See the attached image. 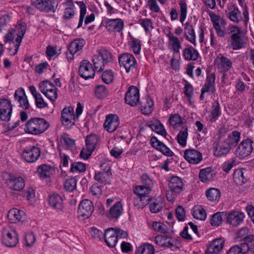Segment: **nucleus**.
<instances>
[{"label":"nucleus","instance_id":"obj_57","mask_svg":"<svg viewBox=\"0 0 254 254\" xmlns=\"http://www.w3.org/2000/svg\"><path fill=\"white\" fill-rule=\"evenodd\" d=\"M76 3L77 4V5L79 6L80 8V17L77 26V28H79L82 25L83 21L86 14V6L85 4L81 1H76Z\"/></svg>","mask_w":254,"mask_h":254},{"label":"nucleus","instance_id":"obj_25","mask_svg":"<svg viewBox=\"0 0 254 254\" xmlns=\"http://www.w3.org/2000/svg\"><path fill=\"white\" fill-rule=\"evenodd\" d=\"M119 125V120L116 115H109L106 117L104 124L105 129L109 132L115 131Z\"/></svg>","mask_w":254,"mask_h":254},{"label":"nucleus","instance_id":"obj_55","mask_svg":"<svg viewBox=\"0 0 254 254\" xmlns=\"http://www.w3.org/2000/svg\"><path fill=\"white\" fill-rule=\"evenodd\" d=\"M149 127L153 131L162 136H165L167 134L163 126L159 121H156L150 124Z\"/></svg>","mask_w":254,"mask_h":254},{"label":"nucleus","instance_id":"obj_3","mask_svg":"<svg viewBox=\"0 0 254 254\" xmlns=\"http://www.w3.org/2000/svg\"><path fill=\"white\" fill-rule=\"evenodd\" d=\"M27 29V25L25 22L18 23L12 28L9 30L8 33L4 36V42L5 43L10 42L11 43H17V39L19 36L21 37L22 40Z\"/></svg>","mask_w":254,"mask_h":254},{"label":"nucleus","instance_id":"obj_2","mask_svg":"<svg viewBox=\"0 0 254 254\" xmlns=\"http://www.w3.org/2000/svg\"><path fill=\"white\" fill-rule=\"evenodd\" d=\"M128 234L126 231L121 229H107L104 233V238L107 245L111 248L116 246L118 239L125 238Z\"/></svg>","mask_w":254,"mask_h":254},{"label":"nucleus","instance_id":"obj_38","mask_svg":"<svg viewBox=\"0 0 254 254\" xmlns=\"http://www.w3.org/2000/svg\"><path fill=\"white\" fill-rule=\"evenodd\" d=\"M215 76L214 74H209L206 77V82L201 89L210 94L215 91Z\"/></svg>","mask_w":254,"mask_h":254},{"label":"nucleus","instance_id":"obj_52","mask_svg":"<svg viewBox=\"0 0 254 254\" xmlns=\"http://www.w3.org/2000/svg\"><path fill=\"white\" fill-rule=\"evenodd\" d=\"M96 55L100 57L106 64L110 63L113 61L112 53L107 50H99L98 51Z\"/></svg>","mask_w":254,"mask_h":254},{"label":"nucleus","instance_id":"obj_19","mask_svg":"<svg viewBox=\"0 0 254 254\" xmlns=\"http://www.w3.org/2000/svg\"><path fill=\"white\" fill-rule=\"evenodd\" d=\"M167 36L168 38L167 46L169 50L173 52V55L179 54L182 49V43L179 38L171 32L167 34Z\"/></svg>","mask_w":254,"mask_h":254},{"label":"nucleus","instance_id":"obj_51","mask_svg":"<svg viewBox=\"0 0 254 254\" xmlns=\"http://www.w3.org/2000/svg\"><path fill=\"white\" fill-rule=\"evenodd\" d=\"M233 179L235 183L238 185H242L247 181V178L244 176L242 169H237L234 172Z\"/></svg>","mask_w":254,"mask_h":254},{"label":"nucleus","instance_id":"obj_59","mask_svg":"<svg viewBox=\"0 0 254 254\" xmlns=\"http://www.w3.org/2000/svg\"><path fill=\"white\" fill-rule=\"evenodd\" d=\"M139 24L143 27L146 33H148L154 28L152 21L149 18L141 19Z\"/></svg>","mask_w":254,"mask_h":254},{"label":"nucleus","instance_id":"obj_24","mask_svg":"<svg viewBox=\"0 0 254 254\" xmlns=\"http://www.w3.org/2000/svg\"><path fill=\"white\" fill-rule=\"evenodd\" d=\"M168 186L171 192L179 194L183 191L184 184L181 178L177 176H173L170 180Z\"/></svg>","mask_w":254,"mask_h":254},{"label":"nucleus","instance_id":"obj_15","mask_svg":"<svg viewBox=\"0 0 254 254\" xmlns=\"http://www.w3.org/2000/svg\"><path fill=\"white\" fill-rule=\"evenodd\" d=\"M125 102L129 105L134 107L139 101V90L134 86L128 87L125 96Z\"/></svg>","mask_w":254,"mask_h":254},{"label":"nucleus","instance_id":"obj_64","mask_svg":"<svg viewBox=\"0 0 254 254\" xmlns=\"http://www.w3.org/2000/svg\"><path fill=\"white\" fill-rule=\"evenodd\" d=\"M245 242L246 244L245 247L247 248L246 250L248 252L250 251L254 254V235H249L245 238Z\"/></svg>","mask_w":254,"mask_h":254},{"label":"nucleus","instance_id":"obj_31","mask_svg":"<svg viewBox=\"0 0 254 254\" xmlns=\"http://www.w3.org/2000/svg\"><path fill=\"white\" fill-rule=\"evenodd\" d=\"M14 99L19 104V107L24 109H27L29 104L23 89L19 88L16 90L14 95Z\"/></svg>","mask_w":254,"mask_h":254},{"label":"nucleus","instance_id":"obj_4","mask_svg":"<svg viewBox=\"0 0 254 254\" xmlns=\"http://www.w3.org/2000/svg\"><path fill=\"white\" fill-rule=\"evenodd\" d=\"M230 33L231 34L230 47L234 50L243 48L246 42L242 30L237 26H232Z\"/></svg>","mask_w":254,"mask_h":254},{"label":"nucleus","instance_id":"obj_61","mask_svg":"<svg viewBox=\"0 0 254 254\" xmlns=\"http://www.w3.org/2000/svg\"><path fill=\"white\" fill-rule=\"evenodd\" d=\"M77 181L74 178H71L66 180L64 186L65 190L69 191H72L76 187Z\"/></svg>","mask_w":254,"mask_h":254},{"label":"nucleus","instance_id":"obj_5","mask_svg":"<svg viewBox=\"0 0 254 254\" xmlns=\"http://www.w3.org/2000/svg\"><path fill=\"white\" fill-rule=\"evenodd\" d=\"M41 155L40 148L37 145H29L24 148L21 153L22 159L28 163L36 162Z\"/></svg>","mask_w":254,"mask_h":254},{"label":"nucleus","instance_id":"obj_28","mask_svg":"<svg viewBox=\"0 0 254 254\" xmlns=\"http://www.w3.org/2000/svg\"><path fill=\"white\" fill-rule=\"evenodd\" d=\"M48 203L51 208L57 211H62L64 207L63 198L57 193L49 196Z\"/></svg>","mask_w":254,"mask_h":254},{"label":"nucleus","instance_id":"obj_46","mask_svg":"<svg viewBox=\"0 0 254 254\" xmlns=\"http://www.w3.org/2000/svg\"><path fill=\"white\" fill-rule=\"evenodd\" d=\"M188 128L187 127H183L177 136L178 143L182 147L187 145V140L188 136Z\"/></svg>","mask_w":254,"mask_h":254},{"label":"nucleus","instance_id":"obj_53","mask_svg":"<svg viewBox=\"0 0 254 254\" xmlns=\"http://www.w3.org/2000/svg\"><path fill=\"white\" fill-rule=\"evenodd\" d=\"M245 245H246V243L242 244L241 247L237 245L233 246L228 250L227 254H245L248 252V251L246 250L247 248Z\"/></svg>","mask_w":254,"mask_h":254},{"label":"nucleus","instance_id":"obj_36","mask_svg":"<svg viewBox=\"0 0 254 254\" xmlns=\"http://www.w3.org/2000/svg\"><path fill=\"white\" fill-rule=\"evenodd\" d=\"M152 145L158 150H159L162 153L168 156H171L173 152L163 143L158 140L156 137H152L151 138Z\"/></svg>","mask_w":254,"mask_h":254},{"label":"nucleus","instance_id":"obj_8","mask_svg":"<svg viewBox=\"0 0 254 254\" xmlns=\"http://www.w3.org/2000/svg\"><path fill=\"white\" fill-rule=\"evenodd\" d=\"M98 141V136L95 134H91L86 137V146L84 147L80 154L81 157L87 159L95 150Z\"/></svg>","mask_w":254,"mask_h":254},{"label":"nucleus","instance_id":"obj_45","mask_svg":"<svg viewBox=\"0 0 254 254\" xmlns=\"http://www.w3.org/2000/svg\"><path fill=\"white\" fill-rule=\"evenodd\" d=\"M205 194L207 198L211 201H218L221 196L220 190L214 188L207 190Z\"/></svg>","mask_w":254,"mask_h":254},{"label":"nucleus","instance_id":"obj_6","mask_svg":"<svg viewBox=\"0 0 254 254\" xmlns=\"http://www.w3.org/2000/svg\"><path fill=\"white\" fill-rule=\"evenodd\" d=\"M2 242L7 247H15L18 242V236L15 230L9 226L2 228Z\"/></svg>","mask_w":254,"mask_h":254},{"label":"nucleus","instance_id":"obj_63","mask_svg":"<svg viewBox=\"0 0 254 254\" xmlns=\"http://www.w3.org/2000/svg\"><path fill=\"white\" fill-rule=\"evenodd\" d=\"M101 77L105 83L110 84L113 81L114 75L112 70H107L103 72Z\"/></svg>","mask_w":254,"mask_h":254},{"label":"nucleus","instance_id":"obj_12","mask_svg":"<svg viewBox=\"0 0 254 254\" xmlns=\"http://www.w3.org/2000/svg\"><path fill=\"white\" fill-rule=\"evenodd\" d=\"M214 64L218 71L224 74L229 70L233 65L232 61L222 54H219L217 56L215 59Z\"/></svg>","mask_w":254,"mask_h":254},{"label":"nucleus","instance_id":"obj_21","mask_svg":"<svg viewBox=\"0 0 254 254\" xmlns=\"http://www.w3.org/2000/svg\"><path fill=\"white\" fill-rule=\"evenodd\" d=\"M31 4L39 10L45 12H54L55 7L51 0H31Z\"/></svg>","mask_w":254,"mask_h":254},{"label":"nucleus","instance_id":"obj_40","mask_svg":"<svg viewBox=\"0 0 254 254\" xmlns=\"http://www.w3.org/2000/svg\"><path fill=\"white\" fill-rule=\"evenodd\" d=\"M215 176V173L210 168L201 169L199 173L200 180L203 182L212 181Z\"/></svg>","mask_w":254,"mask_h":254},{"label":"nucleus","instance_id":"obj_47","mask_svg":"<svg viewBox=\"0 0 254 254\" xmlns=\"http://www.w3.org/2000/svg\"><path fill=\"white\" fill-rule=\"evenodd\" d=\"M227 214L225 212H218L212 216L210 224L212 226L218 227L223 222V218L226 216Z\"/></svg>","mask_w":254,"mask_h":254},{"label":"nucleus","instance_id":"obj_10","mask_svg":"<svg viewBox=\"0 0 254 254\" xmlns=\"http://www.w3.org/2000/svg\"><path fill=\"white\" fill-rule=\"evenodd\" d=\"M2 177L5 184L11 190L19 191L25 186V181L22 177H15L7 173L4 174Z\"/></svg>","mask_w":254,"mask_h":254},{"label":"nucleus","instance_id":"obj_44","mask_svg":"<svg viewBox=\"0 0 254 254\" xmlns=\"http://www.w3.org/2000/svg\"><path fill=\"white\" fill-rule=\"evenodd\" d=\"M169 122L170 125H171L174 128H182V127H184L182 118L178 114L171 115L169 118Z\"/></svg>","mask_w":254,"mask_h":254},{"label":"nucleus","instance_id":"obj_11","mask_svg":"<svg viewBox=\"0 0 254 254\" xmlns=\"http://www.w3.org/2000/svg\"><path fill=\"white\" fill-rule=\"evenodd\" d=\"M254 150V142L250 138L243 140L236 149V155L240 158L250 155Z\"/></svg>","mask_w":254,"mask_h":254},{"label":"nucleus","instance_id":"obj_43","mask_svg":"<svg viewBox=\"0 0 254 254\" xmlns=\"http://www.w3.org/2000/svg\"><path fill=\"white\" fill-rule=\"evenodd\" d=\"M110 175L111 173L108 170L106 171L96 173L94 176V179L99 183L106 185L110 182Z\"/></svg>","mask_w":254,"mask_h":254},{"label":"nucleus","instance_id":"obj_58","mask_svg":"<svg viewBox=\"0 0 254 254\" xmlns=\"http://www.w3.org/2000/svg\"><path fill=\"white\" fill-rule=\"evenodd\" d=\"M92 62L95 69L98 71H100L103 69L105 64H106L102 59L96 54L95 55L92 59Z\"/></svg>","mask_w":254,"mask_h":254},{"label":"nucleus","instance_id":"obj_62","mask_svg":"<svg viewBox=\"0 0 254 254\" xmlns=\"http://www.w3.org/2000/svg\"><path fill=\"white\" fill-rule=\"evenodd\" d=\"M10 20V17L7 14L0 16V32L6 29Z\"/></svg>","mask_w":254,"mask_h":254},{"label":"nucleus","instance_id":"obj_39","mask_svg":"<svg viewBox=\"0 0 254 254\" xmlns=\"http://www.w3.org/2000/svg\"><path fill=\"white\" fill-rule=\"evenodd\" d=\"M241 133L237 130H234L230 133L227 138L224 140L232 148L236 146L241 139Z\"/></svg>","mask_w":254,"mask_h":254},{"label":"nucleus","instance_id":"obj_20","mask_svg":"<svg viewBox=\"0 0 254 254\" xmlns=\"http://www.w3.org/2000/svg\"><path fill=\"white\" fill-rule=\"evenodd\" d=\"M79 73L81 77L85 79H88L94 77L95 71L88 61L83 60L80 63Z\"/></svg>","mask_w":254,"mask_h":254},{"label":"nucleus","instance_id":"obj_1","mask_svg":"<svg viewBox=\"0 0 254 254\" xmlns=\"http://www.w3.org/2000/svg\"><path fill=\"white\" fill-rule=\"evenodd\" d=\"M49 127V123L40 118L31 119L26 124V131L29 133L38 134L44 132Z\"/></svg>","mask_w":254,"mask_h":254},{"label":"nucleus","instance_id":"obj_9","mask_svg":"<svg viewBox=\"0 0 254 254\" xmlns=\"http://www.w3.org/2000/svg\"><path fill=\"white\" fill-rule=\"evenodd\" d=\"M213 154L217 157H222L228 154L232 148L221 137H218L213 143Z\"/></svg>","mask_w":254,"mask_h":254},{"label":"nucleus","instance_id":"obj_27","mask_svg":"<svg viewBox=\"0 0 254 254\" xmlns=\"http://www.w3.org/2000/svg\"><path fill=\"white\" fill-rule=\"evenodd\" d=\"M62 4L64 7L63 18L64 19L72 18L76 11V7L73 0H65Z\"/></svg>","mask_w":254,"mask_h":254},{"label":"nucleus","instance_id":"obj_13","mask_svg":"<svg viewBox=\"0 0 254 254\" xmlns=\"http://www.w3.org/2000/svg\"><path fill=\"white\" fill-rule=\"evenodd\" d=\"M208 14L211 19L213 27L216 30L217 35L220 37H223L225 35L224 30L223 29L225 25L224 19L212 11H208Z\"/></svg>","mask_w":254,"mask_h":254},{"label":"nucleus","instance_id":"obj_56","mask_svg":"<svg viewBox=\"0 0 254 254\" xmlns=\"http://www.w3.org/2000/svg\"><path fill=\"white\" fill-rule=\"evenodd\" d=\"M213 110L211 113L210 120L214 121L221 115L220 111V105L217 101H215L212 105Z\"/></svg>","mask_w":254,"mask_h":254},{"label":"nucleus","instance_id":"obj_34","mask_svg":"<svg viewBox=\"0 0 254 254\" xmlns=\"http://www.w3.org/2000/svg\"><path fill=\"white\" fill-rule=\"evenodd\" d=\"M182 55L185 60L190 61L197 60L199 55L196 49L188 45L183 49Z\"/></svg>","mask_w":254,"mask_h":254},{"label":"nucleus","instance_id":"obj_14","mask_svg":"<svg viewBox=\"0 0 254 254\" xmlns=\"http://www.w3.org/2000/svg\"><path fill=\"white\" fill-rule=\"evenodd\" d=\"M12 112L11 102L5 98L0 100V119L7 122L9 121Z\"/></svg>","mask_w":254,"mask_h":254},{"label":"nucleus","instance_id":"obj_41","mask_svg":"<svg viewBox=\"0 0 254 254\" xmlns=\"http://www.w3.org/2000/svg\"><path fill=\"white\" fill-rule=\"evenodd\" d=\"M123 206L120 201H118L112 206L109 212V217L111 218H118L123 213Z\"/></svg>","mask_w":254,"mask_h":254},{"label":"nucleus","instance_id":"obj_60","mask_svg":"<svg viewBox=\"0 0 254 254\" xmlns=\"http://www.w3.org/2000/svg\"><path fill=\"white\" fill-rule=\"evenodd\" d=\"M153 230L157 232L165 234L168 232L167 226L160 222H153L152 225Z\"/></svg>","mask_w":254,"mask_h":254},{"label":"nucleus","instance_id":"obj_35","mask_svg":"<svg viewBox=\"0 0 254 254\" xmlns=\"http://www.w3.org/2000/svg\"><path fill=\"white\" fill-rule=\"evenodd\" d=\"M7 217L13 223L24 221L25 219V212L17 208L10 209L8 213Z\"/></svg>","mask_w":254,"mask_h":254},{"label":"nucleus","instance_id":"obj_42","mask_svg":"<svg viewBox=\"0 0 254 254\" xmlns=\"http://www.w3.org/2000/svg\"><path fill=\"white\" fill-rule=\"evenodd\" d=\"M151 190H148V189L145 187L141 185L136 186L134 190V193L137 194L139 197H142L146 201H149L150 198L148 197V194L150 192Z\"/></svg>","mask_w":254,"mask_h":254},{"label":"nucleus","instance_id":"obj_22","mask_svg":"<svg viewBox=\"0 0 254 254\" xmlns=\"http://www.w3.org/2000/svg\"><path fill=\"white\" fill-rule=\"evenodd\" d=\"M94 210L92 202L87 199H84L80 203L78 208V213L82 217L88 218L91 215Z\"/></svg>","mask_w":254,"mask_h":254},{"label":"nucleus","instance_id":"obj_37","mask_svg":"<svg viewBox=\"0 0 254 254\" xmlns=\"http://www.w3.org/2000/svg\"><path fill=\"white\" fill-rule=\"evenodd\" d=\"M245 215L242 212L234 211L231 212L227 216V221L234 226H237L240 225L243 221Z\"/></svg>","mask_w":254,"mask_h":254},{"label":"nucleus","instance_id":"obj_17","mask_svg":"<svg viewBox=\"0 0 254 254\" xmlns=\"http://www.w3.org/2000/svg\"><path fill=\"white\" fill-rule=\"evenodd\" d=\"M121 66H123L127 72L134 69L136 64V61L133 55L129 53H125L121 55L119 58Z\"/></svg>","mask_w":254,"mask_h":254},{"label":"nucleus","instance_id":"obj_26","mask_svg":"<svg viewBox=\"0 0 254 254\" xmlns=\"http://www.w3.org/2000/svg\"><path fill=\"white\" fill-rule=\"evenodd\" d=\"M224 241L222 239L213 240L207 247L205 254H218L223 249Z\"/></svg>","mask_w":254,"mask_h":254},{"label":"nucleus","instance_id":"obj_7","mask_svg":"<svg viewBox=\"0 0 254 254\" xmlns=\"http://www.w3.org/2000/svg\"><path fill=\"white\" fill-rule=\"evenodd\" d=\"M41 92L50 100L55 101L58 98V90L56 86L48 80L43 81L39 84Z\"/></svg>","mask_w":254,"mask_h":254},{"label":"nucleus","instance_id":"obj_23","mask_svg":"<svg viewBox=\"0 0 254 254\" xmlns=\"http://www.w3.org/2000/svg\"><path fill=\"white\" fill-rule=\"evenodd\" d=\"M184 156L189 163L192 164H197L202 159L201 153L194 149L186 150L184 153Z\"/></svg>","mask_w":254,"mask_h":254},{"label":"nucleus","instance_id":"obj_49","mask_svg":"<svg viewBox=\"0 0 254 254\" xmlns=\"http://www.w3.org/2000/svg\"><path fill=\"white\" fill-rule=\"evenodd\" d=\"M193 216L196 219L204 220L206 217V212L201 205H196L193 208Z\"/></svg>","mask_w":254,"mask_h":254},{"label":"nucleus","instance_id":"obj_33","mask_svg":"<svg viewBox=\"0 0 254 254\" xmlns=\"http://www.w3.org/2000/svg\"><path fill=\"white\" fill-rule=\"evenodd\" d=\"M184 36L186 39L189 41L194 46H196V36L192 25L189 22L185 24Z\"/></svg>","mask_w":254,"mask_h":254},{"label":"nucleus","instance_id":"obj_48","mask_svg":"<svg viewBox=\"0 0 254 254\" xmlns=\"http://www.w3.org/2000/svg\"><path fill=\"white\" fill-rule=\"evenodd\" d=\"M130 50L135 55H138L141 50V41L140 40L131 37L128 43Z\"/></svg>","mask_w":254,"mask_h":254},{"label":"nucleus","instance_id":"obj_16","mask_svg":"<svg viewBox=\"0 0 254 254\" xmlns=\"http://www.w3.org/2000/svg\"><path fill=\"white\" fill-rule=\"evenodd\" d=\"M85 44V42L82 39H76L71 42L68 46L66 54L67 60L69 61L73 60L74 55L81 52Z\"/></svg>","mask_w":254,"mask_h":254},{"label":"nucleus","instance_id":"obj_32","mask_svg":"<svg viewBox=\"0 0 254 254\" xmlns=\"http://www.w3.org/2000/svg\"><path fill=\"white\" fill-rule=\"evenodd\" d=\"M226 13L230 20L234 22L238 23L242 20L241 13L235 4L229 5Z\"/></svg>","mask_w":254,"mask_h":254},{"label":"nucleus","instance_id":"obj_18","mask_svg":"<svg viewBox=\"0 0 254 254\" xmlns=\"http://www.w3.org/2000/svg\"><path fill=\"white\" fill-rule=\"evenodd\" d=\"M75 119L74 109L71 106H66L62 110L61 121L64 126L74 125Z\"/></svg>","mask_w":254,"mask_h":254},{"label":"nucleus","instance_id":"obj_30","mask_svg":"<svg viewBox=\"0 0 254 254\" xmlns=\"http://www.w3.org/2000/svg\"><path fill=\"white\" fill-rule=\"evenodd\" d=\"M55 173L54 167L46 164H42L39 166L37 169V173L42 180L50 179Z\"/></svg>","mask_w":254,"mask_h":254},{"label":"nucleus","instance_id":"obj_50","mask_svg":"<svg viewBox=\"0 0 254 254\" xmlns=\"http://www.w3.org/2000/svg\"><path fill=\"white\" fill-rule=\"evenodd\" d=\"M155 251L153 245L144 244L139 246L136 251V254H154Z\"/></svg>","mask_w":254,"mask_h":254},{"label":"nucleus","instance_id":"obj_29","mask_svg":"<svg viewBox=\"0 0 254 254\" xmlns=\"http://www.w3.org/2000/svg\"><path fill=\"white\" fill-rule=\"evenodd\" d=\"M124 25V21L121 19H111L106 22V27L109 31L120 32L123 30Z\"/></svg>","mask_w":254,"mask_h":254},{"label":"nucleus","instance_id":"obj_54","mask_svg":"<svg viewBox=\"0 0 254 254\" xmlns=\"http://www.w3.org/2000/svg\"><path fill=\"white\" fill-rule=\"evenodd\" d=\"M180 5V22L183 24L186 19L188 10V5L186 2L180 0L179 2Z\"/></svg>","mask_w":254,"mask_h":254}]
</instances>
